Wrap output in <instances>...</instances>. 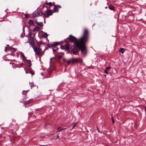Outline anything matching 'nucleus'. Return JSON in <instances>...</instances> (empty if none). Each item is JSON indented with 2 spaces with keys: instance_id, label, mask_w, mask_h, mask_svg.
<instances>
[{
  "instance_id": "17",
  "label": "nucleus",
  "mask_w": 146,
  "mask_h": 146,
  "mask_svg": "<svg viewBox=\"0 0 146 146\" xmlns=\"http://www.w3.org/2000/svg\"><path fill=\"white\" fill-rule=\"evenodd\" d=\"M108 8L111 10H114L115 7L112 5H110L108 7Z\"/></svg>"
},
{
  "instance_id": "41",
  "label": "nucleus",
  "mask_w": 146,
  "mask_h": 146,
  "mask_svg": "<svg viewBox=\"0 0 146 146\" xmlns=\"http://www.w3.org/2000/svg\"><path fill=\"white\" fill-rule=\"evenodd\" d=\"M48 49V48L47 47H46L45 48V49H44V50H47Z\"/></svg>"
},
{
  "instance_id": "1",
  "label": "nucleus",
  "mask_w": 146,
  "mask_h": 146,
  "mask_svg": "<svg viewBox=\"0 0 146 146\" xmlns=\"http://www.w3.org/2000/svg\"><path fill=\"white\" fill-rule=\"evenodd\" d=\"M89 39V32L87 29L84 31L83 36L78 40L74 36L70 35L66 39L68 40L71 42H74L72 45L73 48H78L81 50L82 53H84L85 55L86 54L87 49L85 46V43L88 42Z\"/></svg>"
},
{
  "instance_id": "40",
  "label": "nucleus",
  "mask_w": 146,
  "mask_h": 146,
  "mask_svg": "<svg viewBox=\"0 0 146 146\" xmlns=\"http://www.w3.org/2000/svg\"><path fill=\"white\" fill-rule=\"evenodd\" d=\"M7 47H5V50H4L5 51H6L7 50Z\"/></svg>"
},
{
  "instance_id": "50",
  "label": "nucleus",
  "mask_w": 146,
  "mask_h": 146,
  "mask_svg": "<svg viewBox=\"0 0 146 146\" xmlns=\"http://www.w3.org/2000/svg\"><path fill=\"white\" fill-rule=\"evenodd\" d=\"M62 129H63V130H66V128H62Z\"/></svg>"
},
{
  "instance_id": "4",
  "label": "nucleus",
  "mask_w": 146,
  "mask_h": 146,
  "mask_svg": "<svg viewBox=\"0 0 146 146\" xmlns=\"http://www.w3.org/2000/svg\"><path fill=\"white\" fill-rule=\"evenodd\" d=\"M82 62V60L80 58H72L70 59V64L71 63H72L73 64H76L78 62L81 63Z\"/></svg>"
},
{
  "instance_id": "11",
  "label": "nucleus",
  "mask_w": 146,
  "mask_h": 146,
  "mask_svg": "<svg viewBox=\"0 0 146 146\" xmlns=\"http://www.w3.org/2000/svg\"><path fill=\"white\" fill-rule=\"evenodd\" d=\"M78 52V49L76 48H74L72 50L73 53L77 55V53Z\"/></svg>"
},
{
  "instance_id": "30",
  "label": "nucleus",
  "mask_w": 146,
  "mask_h": 146,
  "mask_svg": "<svg viewBox=\"0 0 146 146\" xmlns=\"http://www.w3.org/2000/svg\"><path fill=\"white\" fill-rule=\"evenodd\" d=\"M77 125L76 123H75L73 125V127H72V129H73Z\"/></svg>"
},
{
  "instance_id": "15",
  "label": "nucleus",
  "mask_w": 146,
  "mask_h": 146,
  "mask_svg": "<svg viewBox=\"0 0 146 146\" xmlns=\"http://www.w3.org/2000/svg\"><path fill=\"white\" fill-rule=\"evenodd\" d=\"M15 49V48H14L12 47H9V48L8 50H9L11 51L12 52H14L16 51Z\"/></svg>"
},
{
  "instance_id": "12",
  "label": "nucleus",
  "mask_w": 146,
  "mask_h": 146,
  "mask_svg": "<svg viewBox=\"0 0 146 146\" xmlns=\"http://www.w3.org/2000/svg\"><path fill=\"white\" fill-rule=\"evenodd\" d=\"M32 102L33 101L32 100H27V101H25L24 102V105L30 104L32 103Z\"/></svg>"
},
{
  "instance_id": "31",
  "label": "nucleus",
  "mask_w": 146,
  "mask_h": 146,
  "mask_svg": "<svg viewBox=\"0 0 146 146\" xmlns=\"http://www.w3.org/2000/svg\"><path fill=\"white\" fill-rule=\"evenodd\" d=\"M56 138H55V140H56L58 138H59V136L58 135H57L56 136Z\"/></svg>"
},
{
  "instance_id": "34",
  "label": "nucleus",
  "mask_w": 146,
  "mask_h": 146,
  "mask_svg": "<svg viewBox=\"0 0 146 146\" xmlns=\"http://www.w3.org/2000/svg\"><path fill=\"white\" fill-rule=\"evenodd\" d=\"M111 116H112V122L113 123H114V119L113 118L112 115H111Z\"/></svg>"
},
{
  "instance_id": "2",
  "label": "nucleus",
  "mask_w": 146,
  "mask_h": 146,
  "mask_svg": "<svg viewBox=\"0 0 146 146\" xmlns=\"http://www.w3.org/2000/svg\"><path fill=\"white\" fill-rule=\"evenodd\" d=\"M46 11L44 12H43L42 11L41 12V14L43 15H44V16L46 15H47L48 16H51L52 15L53 13V12L51 10H48L47 7H46ZM45 17H44V23H45Z\"/></svg>"
},
{
  "instance_id": "57",
  "label": "nucleus",
  "mask_w": 146,
  "mask_h": 146,
  "mask_svg": "<svg viewBox=\"0 0 146 146\" xmlns=\"http://www.w3.org/2000/svg\"><path fill=\"white\" fill-rule=\"evenodd\" d=\"M53 4L54 3V2H53Z\"/></svg>"
},
{
  "instance_id": "52",
  "label": "nucleus",
  "mask_w": 146,
  "mask_h": 146,
  "mask_svg": "<svg viewBox=\"0 0 146 146\" xmlns=\"http://www.w3.org/2000/svg\"><path fill=\"white\" fill-rule=\"evenodd\" d=\"M46 39L47 40H48V38H46Z\"/></svg>"
},
{
  "instance_id": "27",
  "label": "nucleus",
  "mask_w": 146,
  "mask_h": 146,
  "mask_svg": "<svg viewBox=\"0 0 146 146\" xmlns=\"http://www.w3.org/2000/svg\"><path fill=\"white\" fill-rule=\"evenodd\" d=\"M28 65H29V68L30 69H31V68L30 67L32 65V64L31 63V62H30L29 63H28Z\"/></svg>"
},
{
  "instance_id": "46",
  "label": "nucleus",
  "mask_w": 146,
  "mask_h": 146,
  "mask_svg": "<svg viewBox=\"0 0 146 146\" xmlns=\"http://www.w3.org/2000/svg\"><path fill=\"white\" fill-rule=\"evenodd\" d=\"M59 49V48H58V47H56V49H55V50H56V51L58 50Z\"/></svg>"
},
{
  "instance_id": "35",
  "label": "nucleus",
  "mask_w": 146,
  "mask_h": 146,
  "mask_svg": "<svg viewBox=\"0 0 146 146\" xmlns=\"http://www.w3.org/2000/svg\"><path fill=\"white\" fill-rule=\"evenodd\" d=\"M62 57V56H58V58L59 59H60Z\"/></svg>"
},
{
  "instance_id": "59",
  "label": "nucleus",
  "mask_w": 146,
  "mask_h": 146,
  "mask_svg": "<svg viewBox=\"0 0 146 146\" xmlns=\"http://www.w3.org/2000/svg\"><path fill=\"white\" fill-rule=\"evenodd\" d=\"M11 62L10 63V64H11Z\"/></svg>"
},
{
  "instance_id": "21",
  "label": "nucleus",
  "mask_w": 146,
  "mask_h": 146,
  "mask_svg": "<svg viewBox=\"0 0 146 146\" xmlns=\"http://www.w3.org/2000/svg\"><path fill=\"white\" fill-rule=\"evenodd\" d=\"M62 128H61L60 127H58L57 128V132H59L63 130Z\"/></svg>"
},
{
  "instance_id": "3",
  "label": "nucleus",
  "mask_w": 146,
  "mask_h": 146,
  "mask_svg": "<svg viewBox=\"0 0 146 146\" xmlns=\"http://www.w3.org/2000/svg\"><path fill=\"white\" fill-rule=\"evenodd\" d=\"M60 48L62 50H65V51H70V44L69 41L66 42V44L61 46Z\"/></svg>"
},
{
  "instance_id": "39",
  "label": "nucleus",
  "mask_w": 146,
  "mask_h": 146,
  "mask_svg": "<svg viewBox=\"0 0 146 146\" xmlns=\"http://www.w3.org/2000/svg\"><path fill=\"white\" fill-rule=\"evenodd\" d=\"M52 51H53V53H54L55 51H56V50H55L54 49H52Z\"/></svg>"
},
{
  "instance_id": "33",
  "label": "nucleus",
  "mask_w": 146,
  "mask_h": 146,
  "mask_svg": "<svg viewBox=\"0 0 146 146\" xmlns=\"http://www.w3.org/2000/svg\"><path fill=\"white\" fill-rule=\"evenodd\" d=\"M42 44V42H39V43L38 44V46H40V44Z\"/></svg>"
},
{
  "instance_id": "56",
  "label": "nucleus",
  "mask_w": 146,
  "mask_h": 146,
  "mask_svg": "<svg viewBox=\"0 0 146 146\" xmlns=\"http://www.w3.org/2000/svg\"><path fill=\"white\" fill-rule=\"evenodd\" d=\"M72 53V52H71H71H70V53Z\"/></svg>"
},
{
  "instance_id": "54",
  "label": "nucleus",
  "mask_w": 146,
  "mask_h": 146,
  "mask_svg": "<svg viewBox=\"0 0 146 146\" xmlns=\"http://www.w3.org/2000/svg\"><path fill=\"white\" fill-rule=\"evenodd\" d=\"M104 76H106V75H104Z\"/></svg>"
},
{
  "instance_id": "14",
  "label": "nucleus",
  "mask_w": 146,
  "mask_h": 146,
  "mask_svg": "<svg viewBox=\"0 0 146 146\" xmlns=\"http://www.w3.org/2000/svg\"><path fill=\"white\" fill-rule=\"evenodd\" d=\"M66 41H68L67 40V39H64V40L63 41H60V42H59V44H58V45L61 44H63L64 42H65L66 43Z\"/></svg>"
},
{
  "instance_id": "13",
  "label": "nucleus",
  "mask_w": 146,
  "mask_h": 146,
  "mask_svg": "<svg viewBox=\"0 0 146 146\" xmlns=\"http://www.w3.org/2000/svg\"><path fill=\"white\" fill-rule=\"evenodd\" d=\"M28 23L30 25H33L34 24V21L30 19L28 21Z\"/></svg>"
},
{
  "instance_id": "20",
  "label": "nucleus",
  "mask_w": 146,
  "mask_h": 146,
  "mask_svg": "<svg viewBox=\"0 0 146 146\" xmlns=\"http://www.w3.org/2000/svg\"><path fill=\"white\" fill-rule=\"evenodd\" d=\"M19 53L21 54V56H22L23 57V60H24L25 58V57L23 53L22 52H21L20 53Z\"/></svg>"
},
{
  "instance_id": "10",
  "label": "nucleus",
  "mask_w": 146,
  "mask_h": 146,
  "mask_svg": "<svg viewBox=\"0 0 146 146\" xmlns=\"http://www.w3.org/2000/svg\"><path fill=\"white\" fill-rule=\"evenodd\" d=\"M35 23H36L37 25L40 26H43V23L42 22H38L37 21L36 19V20H35Z\"/></svg>"
},
{
  "instance_id": "5",
  "label": "nucleus",
  "mask_w": 146,
  "mask_h": 146,
  "mask_svg": "<svg viewBox=\"0 0 146 146\" xmlns=\"http://www.w3.org/2000/svg\"><path fill=\"white\" fill-rule=\"evenodd\" d=\"M32 47L36 54L38 56H40V52L42 51L40 47L37 46L34 47L33 46Z\"/></svg>"
},
{
  "instance_id": "25",
  "label": "nucleus",
  "mask_w": 146,
  "mask_h": 146,
  "mask_svg": "<svg viewBox=\"0 0 146 146\" xmlns=\"http://www.w3.org/2000/svg\"><path fill=\"white\" fill-rule=\"evenodd\" d=\"M25 36V32H23L21 34V37L22 38H23Z\"/></svg>"
},
{
  "instance_id": "22",
  "label": "nucleus",
  "mask_w": 146,
  "mask_h": 146,
  "mask_svg": "<svg viewBox=\"0 0 146 146\" xmlns=\"http://www.w3.org/2000/svg\"><path fill=\"white\" fill-rule=\"evenodd\" d=\"M46 5H49L50 6H51L52 5V3L50 2L48 3H46Z\"/></svg>"
},
{
  "instance_id": "18",
  "label": "nucleus",
  "mask_w": 146,
  "mask_h": 146,
  "mask_svg": "<svg viewBox=\"0 0 146 146\" xmlns=\"http://www.w3.org/2000/svg\"><path fill=\"white\" fill-rule=\"evenodd\" d=\"M39 29H40L39 27H36L34 28L33 30L34 31H39Z\"/></svg>"
},
{
  "instance_id": "49",
  "label": "nucleus",
  "mask_w": 146,
  "mask_h": 146,
  "mask_svg": "<svg viewBox=\"0 0 146 146\" xmlns=\"http://www.w3.org/2000/svg\"><path fill=\"white\" fill-rule=\"evenodd\" d=\"M28 92V90H27V91H25V92L27 93Z\"/></svg>"
},
{
  "instance_id": "8",
  "label": "nucleus",
  "mask_w": 146,
  "mask_h": 146,
  "mask_svg": "<svg viewBox=\"0 0 146 146\" xmlns=\"http://www.w3.org/2000/svg\"><path fill=\"white\" fill-rule=\"evenodd\" d=\"M30 42L29 41H28L27 42L30 44L33 47L35 45V43L34 42V39L33 37H30Z\"/></svg>"
},
{
  "instance_id": "55",
  "label": "nucleus",
  "mask_w": 146,
  "mask_h": 146,
  "mask_svg": "<svg viewBox=\"0 0 146 146\" xmlns=\"http://www.w3.org/2000/svg\"><path fill=\"white\" fill-rule=\"evenodd\" d=\"M105 8H107V6H106V7Z\"/></svg>"
},
{
  "instance_id": "24",
  "label": "nucleus",
  "mask_w": 146,
  "mask_h": 146,
  "mask_svg": "<svg viewBox=\"0 0 146 146\" xmlns=\"http://www.w3.org/2000/svg\"><path fill=\"white\" fill-rule=\"evenodd\" d=\"M48 35L47 34V33H44L42 37L43 38H47Z\"/></svg>"
},
{
  "instance_id": "6",
  "label": "nucleus",
  "mask_w": 146,
  "mask_h": 146,
  "mask_svg": "<svg viewBox=\"0 0 146 146\" xmlns=\"http://www.w3.org/2000/svg\"><path fill=\"white\" fill-rule=\"evenodd\" d=\"M58 44H59V42H51L48 44L47 46L50 48H51V47H55L58 46Z\"/></svg>"
},
{
  "instance_id": "26",
  "label": "nucleus",
  "mask_w": 146,
  "mask_h": 146,
  "mask_svg": "<svg viewBox=\"0 0 146 146\" xmlns=\"http://www.w3.org/2000/svg\"><path fill=\"white\" fill-rule=\"evenodd\" d=\"M45 50H44V51L42 52V51H41V52H40V56H42L43 54H44V53L45 52Z\"/></svg>"
},
{
  "instance_id": "19",
  "label": "nucleus",
  "mask_w": 146,
  "mask_h": 146,
  "mask_svg": "<svg viewBox=\"0 0 146 146\" xmlns=\"http://www.w3.org/2000/svg\"><path fill=\"white\" fill-rule=\"evenodd\" d=\"M64 62L67 63L68 65H69L70 64V59L68 60H67L65 59H64Z\"/></svg>"
},
{
  "instance_id": "45",
  "label": "nucleus",
  "mask_w": 146,
  "mask_h": 146,
  "mask_svg": "<svg viewBox=\"0 0 146 146\" xmlns=\"http://www.w3.org/2000/svg\"><path fill=\"white\" fill-rule=\"evenodd\" d=\"M145 111L146 112V106H145Z\"/></svg>"
},
{
  "instance_id": "43",
  "label": "nucleus",
  "mask_w": 146,
  "mask_h": 146,
  "mask_svg": "<svg viewBox=\"0 0 146 146\" xmlns=\"http://www.w3.org/2000/svg\"><path fill=\"white\" fill-rule=\"evenodd\" d=\"M6 46H7L6 47H7V48H8V47H9V48L10 47L9 46V45H8V44Z\"/></svg>"
},
{
  "instance_id": "44",
  "label": "nucleus",
  "mask_w": 146,
  "mask_h": 146,
  "mask_svg": "<svg viewBox=\"0 0 146 146\" xmlns=\"http://www.w3.org/2000/svg\"><path fill=\"white\" fill-rule=\"evenodd\" d=\"M44 137H45L44 136H42V137H40V138H44Z\"/></svg>"
},
{
  "instance_id": "32",
  "label": "nucleus",
  "mask_w": 146,
  "mask_h": 146,
  "mask_svg": "<svg viewBox=\"0 0 146 146\" xmlns=\"http://www.w3.org/2000/svg\"><path fill=\"white\" fill-rule=\"evenodd\" d=\"M25 26H23V32H25Z\"/></svg>"
},
{
  "instance_id": "47",
  "label": "nucleus",
  "mask_w": 146,
  "mask_h": 146,
  "mask_svg": "<svg viewBox=\"0 0 146 146\" xmlns=\"http://www.w3.org/2000/svg\"><path fill=\"white\" fill-rule=\"evenodd\" d=\"M46 6H45L44 5H43V6H42V7H46Z\"/></svg>"
},
{
  "instance_id": "28",
  "label": "nucleus",
  "mask_w": 146,
  "mask_h": 146,
  "mask_svg": "<svg viewBox=\"0 0 146 146\" xmlns=\"http://www.w3.org/2000/svg\"><path fill=\"white\" fill-rule=\"evenodd\" d=\"M33 15L34 17H36V14L35 13H34L33 14Z\"/></svg>"
},
{
  "instance_id": "36",
  "label": "nucleus",
  "mask_w": 146,
  "mask_h": 146,
  "mask_svg": "<svg viewBox=\"0 0 146 146\" xmlns=\"http://www.w3.org/2000/svg\"><path fill=\"white\" fill-rule=\"evenodd\" d=\"M36 14L38 15H39L40 14V13L39 12H37Z\"/></svg>"
},
{
  "instance_id": "29",
  "label": "nucleus",
  "mask_w": 146,
  "mask_h": 146,
  "mask_svg": "<svg viewBox=\"0 0 146 146\" xmlns=\"http://www.w3.org/2000/svg\"><path fill=\"white\" fill-rule=\"evenodd\" d=\"M24 15L25 16V18H27L28 17L29 14H25Z\"/></svg>"
},
{
  "instance_id": "48",
  "label": "nucleus",
  "mask_w": 146,
  "mask_h": 146,
  "mask_svg": "<svg viewBox=\"0 0 146 146\" xmlns=\"http://www.w3.org/2000/svg\"><path fill=\"white\" fill-rule=\"evenodd\" d=\"M97 130H98V132H100V131H99V129H98L97 127Z\"/></svg>"
},
{
  "instance_id": "51",
  "label": "nucleus",
  "mask_w": 146,
  "mask_h": 146,
  "mask_svg": "<svg viewBox=\"0 0 146 146\" xmlns=\"http://www.w3.org/2000/svg\"><path fill=\"white\" fill-rule=\"evenodd\" d=\"M34 86H32L31 85V88L34 87Z\"/></svg>"
},
{
  "instance_id": "38",
  "label": "nucleus",
  "mask_w": 146,
  "mask_h": 146,
  "mask_svg": "<svg viewBox=\"0 0 146 146\" xmlns=\"http://www.w3.org/2000/svg\"><path fill=\"white\" fill-rule=\"evenodd\" d=\"M58 53L59 54H62L63 55H64V53L63 52H58Z\"/></svg>"
},
{
  "instance_id": "61",
  "label": "nucleus",
  "mask_w": 146,
  "mask_h": 146,
  "mask_svg": "<svg viewBox=\"0 0 146 146\" xmlns=\"http://www.w3.org/2000/svg\"><path fill=\"white\" fill-rule=\"evenodd\" d=\"M145 103H146V101L145 102Z\"/></svg>"
},
{
  "instance_id": "37",
  "label": "nucleus",
  "mask_w": 146,
  "mask_h": 146,
  "mask_svg": "<svg viewBox=\"0 0 146 146\" xmlns=\"http://www.w3.org/2000/svg\"><path fill=\"white\" fill-rule=\"evenodd\" d=\"M29 36H31V32H29Z\"/></svg>"
},
{
  "instance_id": "23",
  "label": "nucleus",
  "mask_w": 146,
  "mask_h": 146,
  "mask_svg": "<svg viewBox=\"0 0 146 146\" xmlns=\"http://www.w3.org/2000/svg\"><path fill=\"white\" fill-rule=\"evenodd\" d=\"M25 72H26V74H27V73H31V74H32V75H33V74H34V73H33V72H29V71H27L26 70H25Z\"/></svg>"
},
{
  "instance_id": "16",
  "label": "nucleus",
  "mask_w": 146,
  "mask_h": 146,
  "mask_svg": "<svg viewBox=\"0 0 146 146\" xmlns=\"http://www.w3.org/2000/svg\"><path fill=\"white\" fill-rule=\"evenodd\" d=\"M125 50V49L124 48H120L119 50V51L120 52H121L122 54H123Z\"/></svg>"
},
{
  "instance_id": "42",
  "label": "nucleus",
  "mask_w": 146,
  "mask_h": 146,
  "mask_svg": "<svg viewBox=\"0 0 146 146\" xmlns=\"http://www.w3.org/2000/svg\"><path fill=\"white\" fill-rule=\"evenodd\" d=\"M27 62H28V63H29L30 62H31V61L30 60H27Z\"/></svg>"
},
{
  "instance_id": "58",
  "label": "nucleus",
  "mask_w": 146,
  "mask_h": 146,
  "mask_svg": "<svg viewBox=\"0 0 146 146\" xmlns=\"http://www.w3.org/2000/svg\"><path fill=\"white\" fill-rule=\"evenodd\" d=\"M41 74L42 75L43 74V73H41Z\"/></svg>"
},
{
  "instance_id": "9",
  "label": "nucleus",
  "mask_w": 146,
  "mask_h": 146,
  "mask_svg": "<svg viewBox=\"0 0 146 146\" xmlns=\"http://www.w3.org/2000/svg\"><path fill=\"white\" fill-rule=\"evenodd\" d=\"M111 69L110 66H108L106 68L105 70H104V73L108 74V71Z\"/></svg>"
},
{
  "instance_id": "7",
  "label": "nucleus",
  "mask_w": 146,
  "mask_h": 146,
  "mask_svg": "<svg viewBox=\"0 0 146 146\" xmlns=\"http://www.w3.org/2000/svg\"><path fill=\"white\" fill-rule=\"evenodd\" d=\"M58 8H61V6L59 5H54V8L53 9L54 12H58L59 11Z\"/></svg>"
},
{
  "instance_id": "53",
  "label": "nucleus",
  "mask_w": 146,
  "mask_h": 146,
  "mask_svg": "<svg viewBox=\"0 0 146 146\" xmlns=\"http://www.w3.org/2000/svg\"><path fill=\"white\" fill-rule=\"evenodd\" d=\"M53 58V57H52V58H51V59H50V60H51Z\"/></svg>"
},
{
  "instance_id": "60",
  "label": "nucleus",
  "mask_w": 146,
  "mask_h": 146,
  "mask_svg": "<svg viewBox=\"0 0 146 146\" xmlns=\"http://www.w3.org/2000/svg\"><path fill=\"white\" fill-rule=\"evenodd\" d=\"M42 146H45V145H42Z\"/></svg>"
}]
</instances>
